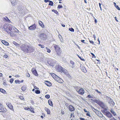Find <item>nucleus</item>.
Instances as JSON below:
<instances>
[{
  "mask_svg": "<svg viewBox=\"0 0 120 120\" xmlns=\"http://www.w3.org/2000/svg\"><path fill=\"white\" fill-rule=\"evenodd\" d=\"M7 105V106L12 110L14 111V109L12 105H11L10 103H6Z\"/></svg>",
  "mask_w": 120,
  "mask_h": 120,
  "instance_id": "f8f14e48",
  "label": "nucleus"
},
{
  "mask_svg": "<svg viewBox=\"0 0 120 120\" xmlns=\"http://www.w3.org/2000/svg\"><path fill=\"white\" fill-rule=\"evenodd\" d=\"M26 76L27 77H30V74L29 73H28L27 75H26Z\"/></svg>",
  "mask_w": 120,
  "mask_h": 120,
  "instance_id": "4d7b16f0",
  "label": "nucleus"
},
{
  "mask_svg": "<svg viewBox=\"0 0 120 120\" xmlns=\"http://www.w3.org/2000/svg\"><path fill=\"white\" fill-rule=\"evenodd\" d=\"M21 49L23 51L26 52L31 53L34 51L35 48L29 44H25L22 45Z\"/></svg>",
  "mask_w": 120,
  "mask_h": 120,
  "instance_id": "f257e3e1",
  "label": "nucleus"
},
{
  "mask_svg": "<svg viewBox=\"0 0 120 120\" xmlns=\"http://www.w3.org/2000/svg\"><path fill=\"white\" fill-rule=\"evenodd\" d=\"M36 28V26L34 24L29 27V29L31 30H33L35 29Z\"/></svg>",
  "mask_w": 120,
  "mask_h": 120,
  "instance_id": "9b49d317",
  "label": "nucleus"
},
{
  "mask_svg": "<svg viewBox=\"0 0 120 120\" xmlns=\"http://www.w3.org/2000/svg\"><path fill=\"white\" fill-rule=\"evenodd\" d=\"M19 80H16L15 81V83H17L18 82H19Z\"/></svg>",
  "mask_w": 120,
  "mask_h": 120,
  "instance_id": "a18cd8bd",
  "label": "nucleus"
},
{
  "mask_svg": "<svg viewBox=\"0 0 120 120\" xmlns=\"http://www.w3.org/2000/svg\"><path fill=\"white\" fill-rule=\"evenodd\" d=\"M84 41L85 40H81V41L82 43H85V42H84Z\"/></svg>",
  "mask_w": 120,
  "mask_h": 120,
  "instance_id": "680f3d73",
  "label": "nucleus"
},
{
  "mask_svg": "<svg viewBox=\"0 0 120 120\" xmlns=\"http://www.w3.org/2000/svg\"><path fill=\"white\" fill-rule=\"evenodd\" d=\"M90 43L92 44H94V42L92 41H90Z\"/></svg>",
  "mask_w": 120,
  "mask_h": 120,
  "instance_id": "3c124183",
  "label": "nucleus"
},
{
  "mask_svg": "<svg viewBox=\"0 0 120 120\" xmlns=\"http://www.w3.org/2000/svg\"><path fill=\"white\" fill-rule=\"evenodd\" d=\"M91 108L95 112H97V110L94 109L93 106H91Z\"/></svg>",
  "mask_w": 120,
  "mask_h": 120,
  "instance_id": "473e14b6",
  "label": "nucleus"
},
{
  "mask_svg": "<svg viewBox=\"0 0 120 120\" xmlns=\"http://www.w3.org/2000/svg\"><path fill=\"white\" fill-rule=\"evenodd\" d=\"M106 111V110H104V114L107 116L108 117L110 118L112 117V115L109 112H105V111Z\"/></svg>",
  "mask_w": 120,
  "mask_h": 120,
  "instance_id": "0eeeda50",
  "label": "nucleus"
},
{
  "mask_svg": "<svg viewBox=\"0 0 120 120\" xmlns=\"http://www.w3.org/2000/svg\"><path fill=\"white\" fill-rule=\"evenodd\" d=\"M69 30L71 32H74V30L72 28H69Z\"/></svg>",
  "mask_w": 120,
  "mask_h": 120,
  "instance_id": "e433bc0d",
  "label": "nucleus"
},
{
  "mask_svg": "<svg viewBox=\"0 0 120 120\" xmlns=\"http://www.w3.org/2000/svg\"><path fill=\"white\" fill-rule=\"evenodd\" d=\"M38 45L39 46H41V47L42 48H44L45 47V46L44 45H42L40 44H38Z\"/></svg>",
  "mask_w": 120,
  "mask_h": 120,
  "instance_id": "79ce46f5",
  "label": "nucleus"
},
{
  "mask_svg": "<svg viewBox=\"0 0 120 120\" xmlns=\"http://www.w3.org/2000/svg\"><path fill=\"white\" fill-rule=\"evenodd\" d=\"M3 57L5 58H7L8 57V55H5Z\"/></svg>",
  "mask_w": 120,
  "mask_h": 120,
  "instance_id": "09e8293b",
  "label": "nucleus"
},
{
  "mask_svg": "<svg viewBox=\"0 0 120 120\" xmlns=\"http://www.w3.org/2000/svg\"><path fill=\"white\" fill-rule=\"evenodd\" d=\"M57 82L59 83H62L63 81L62 79H59V80H58Z\"/></svg>",
  "mask_w": 120,
  "mask_h": 120,
  "instance_id": "2f4dec72",
  "label": "nucleus"
},
{
  "mask_svg": "<svg viewBox=\"0 0 120 120\" xmlns=\"http://www.w3.org/2000/svg\"><path fill=\"white\" fill-rule=\"evenodd\" d=\"M49 2V5L52 6L53 4V2L51 1H50Z\"/></svg>",
  "mask_w": 120,
  "mask_h": 120,
  "instance_id": "c9c22d12",
  "label": "nucleus"
},
{
  "mask_svg": "<svg viewBox=\"0 0 120 120\" xmlns=\"http://www.w3.org/2000/svg\"><path fill=\"white\" fill-rule=\"evenodd\" d=\"M88 97L90 98H92L93 97L90 95H88Z\"/></svg>",
  "mask_w": 120,
  "mask_h": 120,
  "instance_id": "de8ad7c7",
  "label": "nucleus"
},
{
  "mask_svg": "<svg viewBox=\"0 0 120 120\" xmlns=\"http://www.w3.org/2000/svg\"><path fill=\"white\" fill-rule=\"evenodd\" d=\"M108 103L111 106H114L115 104V103L112 99H111L109 101Z\"/></svg>",
  "mask_w": 120,
  "mask_h": 120,
  "instance_id": "9d476101",
  "label": "nucleus"
},
{
  "mask_svg": "<svg viewBox=\"0 0 120 120\" xmlns=\"http://www.w3.org/2000/svg\"><path fill=\"white\" fill-rule=\"evenodd\" d=\"M6 109L3 107L2 104L0 103V112L4 113L6 112Z\"/></svg>",
  "mask_w": 120,
  "mask_h": 120,
  "instance_id": "423d86ee",
  "label": "nucleus"
},
{
  "mask_svg": "<svg viewBox=\"0 0 120 120\" xmlns=\"http://www.w3.org/2000/svg\"><path fill=\"white\" fill-rule=\"evenodd\" d=\"M51 75V76L54 79V78H55V77L57 76L56 75H55V74L53 73H50Z\"/></svg>",
  "mask_w": 120,
  "mask_h": 120,
  "instance_id": "b1692460",
  "label": "nucleus"
},
{
  "mask_svg": "<svg viewBox=\"0 0 120 120\" xmlns=\"http://www.w3.org/2000/svg\"><path fill=\"white\" fill-rule=\"evenodd\" d=\"M45 97L47 99H49V98L50 97V96L49 95L47 94L45 95Z\"/></svg>",
  "mask_w": 120,
  "mask_h": 120,
  "instance_id": "4c0bfd02",
  "label": "nucleus"
},
{
  "mask_svg": "<svg viewBox=\"0 0 120 120\" xmlns=\"http://www.w3.org/2000/svg\"><path fill=\"white\" fill-rule=\"evenodd\" d=\"M3 74L2 73H0V77H2L3 75Z\"/></svg>",
  "mask_w": 120,
  "mask_h": 120,
  "instance_id": "0e129e2a",
  "label": "nucleus"
},
{
  "mask_svg": "<svg viewBox=\"0 0 120 120\" xmlns=\"http://www.w3.org/2000/svg\"><path fill=\"white\" fill-rule=\"evenodd\" d=\"M110 112L111 113H112L113 115L115 116L116 115V114L115 112L112 109H111Z\"/></svg>",
  "mask_w": 120,
  "mask_h": 120,
  "instance_id": "bb28decb",
  "label": "nucleus"
},
{
  "mask_svg": "<svg viewBox=\"0 0 120 120\" xmlns=\"http://www.w3.org/2000/svg\"><path fill=\"white\" fill-rule=\"evenodd\" d=\"M19 98L21 99L22 100H23L24 99V98L22 97V96H19Z\"/></svg>",
  "mask_w": 120,
  "mask_h": 120,
  "instance_id": "49530a36",
  "label": "nucleus"
},
{
  "mask_svg": "<svg viewBox=\"0 0 120 120\" xmlns=\"http://www.w3.org/2000/svg\"><path fill=\"white\" fill-rule=\"evenodd\" d=\"M46 49L47 50V52L48 53L50 52H51L50 50L47 47H46Z\"/></svg>",
  "mask_w": 120,
  "mask_h": 120,
  "instance_id": "58836bf2",
  "label": "nucleus"
},
{
  "mask_svg": "<svg viewBox=\"0 0 120 120\" xmlns=\"http://www.w3.org/2000/svg\"><path fill=\"white\" fill-rule=\"evenodd\" d=\"M68 77H69L70 79H71V76L69 75H68Z\"/></svg>",
  "mask_w": 120,
  "mask_h": 120,
  "instance_id": "6e6d98bb",
  "label": "nucleus"
},
{
  "mask_svg": "<svg viewBox=\"0 0 120 120\" xmlns=\"http://www.w3.org/2000/svg\"><path fill=\"white\" fill-rule=\"evenodd\" d=\"M61 25L62 26L64 27L65 26V25L62 24H61Z\"/></svg>",
  "mask_w": 120,
  "mask_h": 120,
  "instance_id": "052dcab7",
  "label": "nucleus"
},
{
  "mask_svg": "<svg viewBox=\"0 0 120 120\" xmlns=\"http://www.w3.org/2000/svg\"><path fill=\"white\" fill-rule=\"evenodd\" d=\"M13 80V79L11 78L10 79V82L11 83H12Z\"/></svg>",
  "mask_w": 120,
  "mask_h": 120,
  "instance_id": "c03bdc74",
  "label": "nucleus"
},
{
  "mask_svg": "<svg viewBox=\"0 0 120 120\" xmlns=\"http://www.w3.org/2000/svg\"><path fill=\"white\" fill-rule=\"evenodd\" d=\"M45 84L48 86H51V84L50 82L48 81H45Z\"/></svg>",
  "mask_w": 120,
  "mask_h": 120,
  "instance_id": "2eb2a0df",
  "label": "nucleus"
},
{
  "mask_svg": "<svg viewBox=\"0 0 120 120\" xmlns=\"http://www.w3.org/2000/svg\"><path fill=\"white\" fill-rule=\"evenodd\" d=\"M77 92L79 94L82 95L84 94L85 91L83 88H81Z\"/></svg>",
  "mask_w": 120,
  "mask_h": 120,
  "instance_id": "1a4fd4ad",
  "label": "nucleus"
},
{
  "mask_svg": "<svg viewBox=\"0 0 120 120\" xmlns=\"http://www.w3.org/2000/svg\"><path fill=\"white\" fill-rule=\"evenodd\" d=\"M12 27V26L10 24H5L3 26V29L7 32L9 33L8 31L10 30V29H11Z\"/></svg>",
  "mask_w": 120,
  "mask_h": 120,
  "instance_id": "f03ea898",
  "label": "nucleus"
},
{
  "mask_svg": "<svg viewBox=\"0 0 120 120\" xmlns=\"http://www.w3.org/2000/svg\"><path fill=\"white\" fill-rule=\"evenodd\" d=\"M45 111L47 112V114H49L50 113V110L49 109L45 107Z\"/></svg>",
  "mask_w": 120,
  "mask_h": 120,
  "instance_id": "aec40b11",
  "label": "nucleus"
},
{
  "mask_svg": "<svg viewBox=\"0 0 120 120\" xmlns=\"http://www.w3.org/2000/svg\"><path fill=\"white\" fill-rule=\"evenodd\" d=\"M86 115L87 116H88L90 117H91V116L89 111V112H87V113H86Z\"/></svg>",
  "mask_w": 120,
  "mask_h": 120,
  "instance_id": "a19ab883",
  "label": "nucleus"
},
{
  "mask_svg": "<svg viewBox=\"0 0 120 120\" xmlns=\"http://www.w3.org/2000/svg\"><path fill=\"white\" fill-rule=\"evenodd\" d=\"M82 71L86 73L87 72L86 68L84 67H82L81 68Z\"/></svg>",
  "mask_w": 120,
  "mask_h": 120,
  "instance_id": "393cba45",
  "label": "nucleus"
},
{
  "mask_svg": "<svg viewBox=\"0 0 120 120\" xmlns=\"http://www.w3.org/2000/svg\"><path fill=\"white\" fill-rule=\"evenodd\" d=\"M91 53L92 56L93 57H94V58L96 57V56H95L94 55L93 53Z\"/></svg>",
  "mask_w": 120,
  "mask_h": 120,
  "instance_id": "8fccbe9b",
  "label": "nucleus"
},
{
  "mask_svg": "<svg viewBox=\"0 0 120 120\" xmlns=\"http://www.w3.org/2000/svg\"><path fill=\"white\" fill-rule=\"evenodd\" d=\"M54 47L56 50L57 54L58 55H60L61 53L60 48L57 45H55Z\"/></svg>",
  "mask_w": 120,
  "mask_h": 120,
  "instance_id": "7ed1b4c3",
  "label": "nucleus"
},
{
  "mask_svg": "<svg viewBox=\"0 0 120 120\" xmlns=\"http://www.w3.org/2000/svg\"><path fill=\"white\" fill-rule=\"evenodd\" d=\"M69 110L71 111H73L75 110L74 107L72 105H70L69 106Z\"/></svg>",
  "mask_w": 120,
  "mask_h": 120,
  "instance_id": "dca6fc26",
  "label": "nucleus"
},
{
  "mask_svg": "<svg viewBox=\"0 0 120 120\" xmlns=\"http://www.w3.org/2000/svg\"><path fill=\"white\" fill-rule=\"evenodd\" d=\"M100 115H101V117H102V116H103V114L101 113H100Z\"/></svg>",
  "mask_w": 120,
  "mask_h": 120,
  "instance_id": "e2e57ef3",
  "label": "nucleus"
},
{
  "mask_svg": "<svg viewBox=\"0 0 120 120\" xmlns=\"http://www.w3.org/2000/svg\"><path fill=\"white\" fill-rule=\"evenodd\" d=\"M46 35L45 34L41 33L40 35V37L42 40H44L46 39Z\"/></svg>",
  "mask_w": 120,
  "mask_h": 120,
  "instance_id": "6e6552de",
  "label": "nucleus"
},
{
  "mask_svg": "<svg viewBox=\"0 0 120 120\" xmlns=\"http://www.w3.org/2000/svg\"><path fill=\"white\" fill-rule=\"evenodd\" d=\"M95 102L99 105L101 106H104V104L102 101H100L99 99L95 100L94 101Z\"/></svg>",
  "mask_w": 120,
  "mask_h": 120,
  "instance_id": "20e7f679",
  "label": "nucleus"
},
{
  "mask_svg": "<svg viewBox=\"0 0 120 120\" xmlns=\"http://www.w3.org/2000/svg\"><path fill=\"white\" fill-rule=\"evenodd\" d=\"M31 71L36 76L38 75V74L37 72L36 71L34 68H32L31 70Z\"/></svg>",
  "mask_w": 120,
  "mask_h": 120,
  "instance_id": "4468645a",
  "label": "nucleus"
},
{
  "mask_svg": "<svg viewBox=\"0 0 120 120\" xmlns=\"http://www.w3.org/2000/svg\"><path fill=\"white\" fill-rule=\"evenodd\" d=\"M73 87L76 90V91L78 92V90L79 89V87L78 86H73Z\"/></svg>",
  "mask_w": 120,
  "mask_h": 120,
  "instance_id": "72a5a7b5",
  "label": "nucleus"
},
{
  "mask_svg": "<svg viewBox=\"0 0 120 120\" xmlns=\"http://www.w3.org/2000/svg\"><path fill=\"white\" fill-rule=\"evenodd\" d=\"M58 71H61L64 73H66V72L67 71V70L63 68L62 67L60 66L58 67Z\"/></svg>",
  "mask_w": 120,
  "mask_h": 120,
  "instance_id": "39448f33",
  "label": "nucleus"
},
{
  "mask_svg": "<svg viewBox=\"0 0 120 120\" xmlns=\"http://www.w3.org/2000/svg\"><path fill=\"white\" fill-rule=\"evenodd\" d=\"M48 103L51 106H52L53 105L52 101L51 100H49Z\"/></svg>",
  "mask_w": 120,
  "mask_h": 120,
  "instance_id": "c85d7f7f",
  "label": "nucleus"
},
{
  "mask_svg": "<svg viewBox=\"0 0 120 120\" xmlns=\"http://www.w3.org/2000/svg\"><path fill=\"white\" fill-rule=\"evenodd\" d=\"M106 98L108 102L110 100L112 99L110 98V97L107 96H106Z\"/></svg>",
  "mask_w": 120,
  "mask_h": 120,
  "instance_id": "c756f323",
  "label": "nucleus"
},
{
  "mask_svg": "<svg viewBox=\"0 0 120 120\" xmlns=\"http://www.w3.org/2000/svg\"><path fill=\"white\" fill-rule=\"evenodd\" d=\"M61 78L59 77L58 76H56L54 78V79L57 82V81L59 80V79H60Z\"/></svg>",
  "mask_w": 120,
  "mask_h": 120,
  "instance_id": "cd10ccee",
  "label": "nucleus"
},
{
  "mask_svg": "<svg viewBox=\"0 0 120 120\" xmlns=\"http://www.w3.org/2000/svg\"><path fill=\"white\" fill-rule=\"evenodd\" d=\"M116 8L118 10H120V8H119V7L118 5H116Z\"/></svg>",
  "mask_w": 120,
  "mask_h": 120,
  "instance_id": "37998d69",
  "label": "nucleus"
},
{
  "mask_svg": "<svg viewBox=\"0 0 120 120\" xmlns=\"http://www.w3.org/2000/svg\"><path fill=\"white\" fill-rule=\"evenodd\" d=\"M12 30V29H10V30H9V31H8L9 32H7V33L8 34H10V35L11 36H13V33L12 32V31H11V30Z\"/></svg>",
  "mask_w": 120,
  "mask_h": 120,
  "instance_id": "f3484780",
  "label": "nucleus"
},
{
  "mask_svg": "<svg viewBox=\"0 0 120 120\" xmlns=\"http://www.w3.org/2000/svg\"><path fill=\"white\" fill-rule=\"evenodd\" d=\"M26 88V86H22L21 88L22 90L23 91H25Z\"/></svg>",
  "mask_w": 120,
  "mask_h": 120,
  "instance_id": "a878e982",
  "label": "nucleus"
},
{
  "mask_svg": "<svg viewBox=\"0 0 120 120\" xmlns=\"http://www.w3.org/2000/svg\"><path fill=\"white\" fill-rule=\"evenodd\" d=\"M13 43L16 46H19V45L15 41H13Z\"/></svg>",
  "mask_w": 120,
  "mask_h": 120,
  "instance_id": "7c9ffc66",
  "label": "nucleus"
},
{
  "mask_svg": "<svg viewBox=\"0 0 120 120\" xmlns=\"http://www.w3.org/2000/svg\"><path fill=\"white\" fill-rule=\"evenodd\" d=\"M17 2V1L16 0H11V3L13 6L16 5Z\"/></svg>",
  "mask_w": 120,
  "mask_h": 120,
  "instance_id": "ddd939ff",
  "label": "nucleus"
},
{
  "mask_svg": "<svg viewBox=\"0 0 120 120\" xmlns=\"http://www.w3.org/2000/svg\"><path fill=\"white\" fill-rule=\"evenodd\" d=\"M35 92L37 94H39L40 93V90H36L35 91Z\"/></svg>",
  "mask_w": 120,
  "mask_h": 120,
  "instance_id": "f704fd0d",
  "label": "nucleus"
},
{
  "mask_svg": "<svg viewBox=\"0 0 120 120\" xmlns=\"http://www.w3.org/2000/svg\"><path fill=\"white\" fill-rule=\"evenodd\" d=\"M2 42L3 44L6 45H9L8 43L5 40L2 41Z\"/></svg>",
  "mask_w": 120,
  "mask_h": 120,
  "instance_id": "6ab92c4d",
  "label": "nucleus"
},
{
  "mask_svg": "<svg viewBox=\"0 0 120 120\" xmlns=\"http://www.w3.org/2000/svg\"><path fill=\"white\" fill-rule=\"evenodd\" d=\"M4 19L7 22H10V20L7 17H4Z\"/></svg>",
  "mask_w": 120,
  "mask_h": 120,
  "instance_id": "5701e85b",
  "label": "nucleus"
},
{
  "mask_svg": "<svg viewBox=\"0 0 120 120\" xmlns=\"http://www.w3.org/2000/svg\"><path fill=\"white\" fill-rule=\"evenodd\" d=\"M70 63L72 65L71 66V67L72 68H73L75 66L74 62L72 60H71L70 61Z\"/></svg>",
  "mask_w": 120,
  "mask_h": 120,
  "instance_id": "a211bd4d",
  "label": "nucleus"
},
{
  "mask_svg": "<svg viewBox=\"0 0 120 120\" xmlns=\"http://www.w3.org/2000/svg\"><path fill=\"white\" fill-rule=\"evenodd\" d=\"M114 5H115V6L116 7V3H115V2H114Z\"/></svg>",
  "mask_w": 120,
  "mask_h": 120,
  "instance_id": "338daca9",
  "label": "nucleus"
},
{
  "mask_svg": "<svg viewBox=\"0 0 120 120\" xmlns=\"http://www.w3.org/2000/svg\"><path fill=\"white\" fill-rule=\"evenodd\" d=\"M84 111L86 112H89V111H87L86 109H84Z\"/></svg>",
  "mask_w": 120,
  "mask_h": 120,
  "instance_id": "864d4df0",
  "label": "nucleus"
},
{
  "mask_svg": "<svg viewBox=\"0 0 120 120\" xmlns=\"http://www.w3.org/2000/svg\"><path fill=\"white\" fill-rule=\"evenodd\" d=\"M39 23L40 25L41 26L42 28L44 27V25L43 22L41 21H39Z\"/></svg>",
  "mask_w": 120,
  "mask_h": 120,
  "instance_id": "412c9836",
  "label": "nucleus"
},
{
  "mask_svg": "<svg viewBox=\"0 0 120 120\" xmlns=\"http://www.w3.org/2000/svg\"><path fill=\"white\" fill-rule=\"evenodd\" d=\"M94 21H95V22L96 23H97V19H95Z\"/></svg>",
  "mask_w": 120,
  "mask_h": 120,
  "instance_id": "69168bd1",
  "label": "nucleus"
},
{
  "mask_svg": "<svg viewBox=\"0 0 120 120\" xmlns=\"http://www.w3.org/2000/svg\"><path fill=\"white\" fill-rule=\"evenodd\" d=\"M63 8V7L62 6L60 5H58L57 7V8L58 9H60Z\"/></svg>",
  "mask_w": 120,
  "mask_h": 120,
  "instance_id": "ea45409f",
  "label": "nucleus"
},
{
  "mask_svg": "<svg viewBox=\"0 0 120 120\" xmlns=\"http://www.w3.org/2000/svg\"><path fill=\"white\" fill-rule=\"evenodd\" d=\"M80 120H85V119L84 118H83L82 117H80Z\"/></svg>",
  "mask_w": 120,
  "mask_h": 120,
  "instance_id": "603ef678",
  "label": "nucleus"
},
{
  "mask_svg": "<svg viewBox=\"0 0 120 120\" xmlns=\"http://www.w3.org/2000/svg\"><path fill=\"white\" fill-rule=\"evenodd\" d=\"M50 0H45L44 1L45 2H49Z\"/></svg>",
  "mask_w": 120,
  "mask_h": 120,
  "instance_id": "5fc2aeb1",
  "label": "nucleus"
},
{
  "mask_svg": "<svg viewBox=\"0 0 120 120\" xmlns=\"http://www.w3.org/2000/svg\"><path fill=\"white\" fill-rule=\"evenodd\" d=\"M34 101H33L32 100L31 101V103H32V104L34 103Z\"/></svg>",
  "mask_w": 120,
  "mask_h": 120,
  "instance_id": "774afa93",
  "label": "nucleus"
},
{
  "mask_svg": "<svg viewBox=\"0 0 120 120\" xmlns=\"http://www.w3.org/2000/svg\"><path fill=\"white\" fill-rule=\"evenodd\" d=\"M96 91L98 93H101L99 91L97 90H96Z\"/></svg>",
  "mask_w": 120,
  "mask_h": 120,
  "instance_id": "13d9d810",
  "label": "nucleus"
},
{
  "mask_svg": "<svg viewBox=\"0 0 120 120\" xmlns=\"http://www.w3.org/2000/svg\"><path fill=\"white\" fill-rule=\"evenodd\" d=\"M115 20L116 21H117V22H118V21L117 20V18L116 17H115Z\"/></svg>",
  "mask_w": 120,
  "mask_h": 120,
  "instance_id": "bf43d9fd",
  "label": "nucleus"
},
{
  "mask_svg": "<svg viewBox=\"0 0 120 120\" xmlns=\"http://www.w3.org/2000/svg\"><path fill=\"white\" fill-rule=\"evenodd\" d=\"M0 91L1 92L3 93L4 94H7L6 92L4 90L2 89H0Z\"/></svg>",
  "mask_w": 120,
  "mask_h": 120,
  "instance_id": "4be33fe9",
  "label": "nucleus"
}]
</instances>
